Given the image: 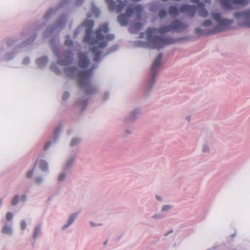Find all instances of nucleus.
Masks as SVG:
<instances>
[{
	"instance_id": "24",
	"label": "nucleus",
	"mask_w": 250,
	"mask_h": 250,
	"mask_svg": "<svg viewBox=\"0 0 250 250\" xmlns=\"http://www.w3.org/2000/svg\"><path fill=\"white\" fill-rule=\"evenodd\" d=\"M5 217L7 221H10L13 218V214L10 212H7Z\"/></svg>"
},
{
	"instance_id": "34",
	"label": "nucleus",
	"mask_w": 250,
	"mask_h": 250,
	"mask_svg": "<svg viewBox=\"0 0 250 250\" xmlns=\"http://www.w3.org/2000/svg\"><path fill=\"white\" fill-rule=\"evenodd\" d=\"M51 12V11L50 10L45 15V18H48L49 16V15L50 14V13Z\"/></svg>"
},
{
	"instance_id": "10",
	"label": "nucleus",
	"mask_w": 250,
	"mask_h": 250,
	"mask_svg": "<svg viewBox=\"0 0 250 250\" xmlns=\"http://www.w3.org/2000/svg\"><path fill=\"white\" fill-rule=\"evenodd\" d=\"M78 57L79 66L82 68H86L90 63V61L87 58L86 54L84 53L80 52L78 53Z\"/></svg>"
},
{
	"instance_id": "37",
	"label": "nucleus",
	"mask_w": 250,
	"mask_h": 250,
	"mask_svg": "<svg viewBox=\"0 0 250 250\" xmlns=\"http://www.w3.org/2000/svg\"><path fill=\"white\" fill-rule=\"evenodd\" d=\"M42 181V179L41 178H38L37 179H36V182L37 183H40Z\"/></svg>"
},
{
	"instance_id": "13",
	"label": "nucleus",
	"mask_w": 250,
	"mask_h": 250,
	"mask_svg": "<svg viewBox=\"0 0 250 250\" xmlns=\"http://www.w3.org/2000/svg\"><path fill=\"white\" fill-rule=\"evenodd\" d=\"M77 70V69L75 67H70L66 69V72L67 75L71 77L72 75H74L76 73Z\"/></svg>"
},
{
	"instance_id": "28",
	"label": "nucleus",
	"mask_w": 250,
	"mask_h": 250,
	"mask_svg": "<svg viewBox=\"0 0 250 250\" xmlns=\"http://www.w3.org/2000/svg\"><path fill=\"white\" fill-rule=\"evenodd\" d=\"M65 177V174L63 173H62L58 177V180L60 181H62Z\"/></svg>"
},
{
	"instance_id": "12",
	"label": "nucleus",
	"mask_w": 250,
	"mask_h": 250,
	"mask_svg": "<svg viewBox=\"0 0 250 250\" xmlns=\"http://www.w3.org/2000/svg\"><path fill=\"white\" fill-rule=\"evenodd\" d=\"M241 16L246 17L249 19V21L245 23L244 26L250 28V9L247 10L245 12L239 13Z\"/></svg>"
},
{
	"instance_id": "6",
	"label": "nucleus",
	"mask_w": 250,
	"mask_h": 250,
	"mask_svg": "<svg viewBox=\"0 0 250 250\" xmlns=\"http://www.w3.org/2000/svg\"><path fill=\"white\" fill-rule=\"evenodd\" d=\"M196 10V6L193 5L183 4L180 7L179 9L176 6L171 5L168 8V13L175 17L179 15L180 12L187 13L190 17L192 18L195 16Z\"/></svg>"
},
{
	"instance_id": "4",
	"label": "nucleus",
	"mask_w": 250,
	"mask_h": 250,
	"mask_svg": "<svg viewBox=\"0 0 250 250\" xmlns=\"http://www.w3.org/2000/svg\"><path fill=\"white\" fill-rule=\"evenodd\" d=\"M92 76V70L79 71L77 74V81L80 88L83 89L86 94L89 95L96 92V88L90 82Z\"/></svg>"
},
{
	"instance_id": "21",
	"label": "nucleus",
	"mask_w": 250,
	"mask_h": 250,
	"mask_svg": "<svg viewBox=\"0 0 250 250\" xmlns=\"http://www.w3.org/2000/svg\"><path fill=\"white\" fill-rule=\"evenodd\" d=\"M142 26V24L141 23L137 22L134 24L133 28L136 30H139Z\"/></svg>"
},
{
	"instance_id": "15",
	"label": "nucleus",
	"mask_w": 250,
	"mask_h": 250,
	"mask_svg": "<svg viewBox=\"0 0 250 250\" xmlns=\"http://www.w3.org/2000/svg\"><path fill=\"white\" fill-rule=\"evenodd\" d=\"M77 214H73L71 215L70 216L68 219V224L67 225H64L63 227V229H64L65 228H67L68 226H69L70 224H71L74 221L75 218L76 217Z\"/></svg>"
},
{
	"instance_id": "22",
	"label": "nucleus",
	"mask_w": 250,
	"mask_h": 250,
	"mask_svg": "<svg viewBox=\"0 0 250 250\" xmlns=\"http://www.w3.org/2000/svg\"><path fill=\"white\" fill-rule=\"evenodd\" d=\"M212 25V22L210 20H206L203 23V25L206 27H209Z\"/></svg>"
},
{
	"instance_id": "48",
	"label": "nucleus",
	"mask_w": 250,
	"mask_h": 250,
	"mask_svg": "<svg viewBox=\"0 0 250 250\" xmlns=\"http://www.w3.org/2000/svg\"><path fill=\"white\" fill-rule=\"evenodd\" d=\"M64 1V0H62V2H63Z\"/></svg>"
},
{
	"instance_id": "11",
	"label": "nucleus",
	"mask_w": 250,
	"mask_h": 250,
	"mask_svg": "<svg viewBox=\"0 0 250 250\" xmlns=\"http://www.w3.org/2000/svg\"><path fill=\"white\" fill-rule=\"evenodd\" d=\"M162 54H159L157 58L155 59L151 68V72L152 73V77L154 78L156 76V73L158 70V68L160 66L161 64V60L162 59Z\"/></svg>"
},
{
	"instance_id": "43",
	"label": "nucleus",
	"mask_w": 250,
	"mask_h": 250,
	"mask_svg": "<svg viewBox=\"0 0 250 250\" xmlns=\"http://www.w3.org/2000/svg\"><path fill=\"white\" fill-rule=\"evenodd\" d=\"M190 118V117L189 116H188V117H187V120L188 121H189Z\"/></svg>"
},
{
	"instance_id": "35",
	"label": "nucleus",
	"mask_w": 250,
	"mask_h": 250,
	"mask_svg": "<svg viewBox=\"0 0 250 250\" xmlns=\"http://www.w3.org/2000/svg\"><path fill=\"white\" fill-rule=\"evenodd\" d=\"M154 6L155 5H154L153 4L150 7V11H154L155 10Z\"/></svg>"
},
{
	"instance_id": "30",
	"label": "nucleus",
	"mask_w": 250,
	"mask_h": 250,
	"mask_svg": "<svg viewBox=\"0 0 250 250\" xmlns=\"http://www.w3.org/2000/svg\"><path fill=\"white\" fill-rule=\"evenodd\" d=\"M169 208V207L168 206H164L162 208L163 211H166Z\"/></svg>"
},
{
	"instance_id": "19",
	"label": "nucleus",
	"mask_w": 250,
	"mask_h": 250,
	"mask_svg": "<svg viewBox=\"0 0 250 250\" xmlns=\"http://www.w3.org/2000/svg\"><path fill=\"white\" fill-rule=\"evenodd\" d=\"M19 200V196L18 195H15L13 197V198L12 199V200L11 201V204L13 206L16 205L18 203Z\"/></svg>"
},
{
	"instance_id": "3",
	"label": "nucleus",
	"mask_w": 250,
	"mask_h": 250,
	"mask_svg": "<svg viewBox=\"0 0 250 250\" xmlns=\"http://www.w3.org/2000/svg\"><path fill=\"white\" fill-rule=\"evenodd\" d=\"M211 17L218 22L217 26L215 28L208 31H204L197 28L195 30L196 34L199 35H208L221 32L230 28L232 21L222 19L221 15L217 13H211Z\"/></svg>"
},
{
	"instance_id": "2",
	"label": "nucleus",
	"mask_w": 250,
	"mask_h": 250,
	"mask_svg": "<svg viewBox=\"0 0 250 250\" xmlns=\"http://www.w3.org/2000/svg\"><path fill=\"white\" fill-rule=\"evenodd\" d=\"M188 25L182 22L179 20H176L167 26H165L160 28H148L146 31L147 42L148 45L152 49H159L165 46L174 42L173 39L162 38L156 36L157 33L163 34L167 32L175 31L180 32L185 30Z\"/></svg>"
},
{
	"instance_id": "14",
	"label": "nucleus",
	"mask_w": 250,
	"mask_h": 250,
	"mask_svg": "<svg viewBox=\"0 0 250 250\" xmlns=\"http://www.w3.org/2000/svg\"><path fill=\"white\" fill-rule=\"evenodd\" d=\"M39 164L40 167L42 170L45 171L47 169L48 164L45 161H43V160L40 161Z\"/></svg>"
},
{
	"instance_id": "47",
	"label": "nucleus",
	"mask_w": 250,
	"mask_h": 250,
	"mask_svg": "<svg viewBox=\"0 0 250 250\" xmlns=\"http://www.w3.org/2000/svg\"><path fill=\"white\" fill-rule=\"evenodd\" d=\"M91 226H94L93 224L92 223H91Z\"/></svg>"
},
{
	"instance_id": "42",
	"label": "nucleus",
	"mask_w": 250,
	"mask_h": 250,
	"mask_svg": "<svg viewBox=\"0 0 250 250\" xmlns=\"http://www.w3.org/2000/svg\"><path fill=\"white\" fill-rule=\"evenodd\" d=\"M141 0H132V1L133 2H138V1H140Z\"/></svg>"
},
{
	"instance_id": "20",
	"label": "nucleus",
	"mask_w": 250,
	"mask_h": 250,
	"mask_svg": "<svg viewBox=\"0 0 250 250\" xmlns=\"http://www.w3.org/2000/svg\"><path fill=\"white\" fill-rule=\"evenodd\" d=\"M40 231V227L38 226L35 228L34 233H33V237L34 239H36L38 234L39 233Z\"/></svg>"
},
{
	"instance_id": "17",
	"label": "nucleus",
	"mask_w": 250,
	"mask_h": 250,
	"mask_svg": "<svg viewBox=\"0 0 250 250\" xmlns=\"http://www.w3.org/2000/svg\"><path fill=\"white\" fill-rule=\"evenodd\" d=\"M1 231L3 233L11 234V229L10 227H8L7 226H5L2 229Z\"/></svg>"
},
{
	"instance_id": "23",
	"label": "nucleus",
	"mask_w": 250,
	"mask_h": 250,
	"mask_svg": "<svg viewBox=\"0 0 250 250\" xmlns=\"http://www.w3.org/2000/svg\"><path fill=\"white\" fill-rule=\"evenodd\" d=\"M80 141L79 139L78 138H74L73 139L70 143L71 146H74L77 144H78L79 143Z\"/></svg>"
},
{
	"instance_id": "46",
	"label": "nucleus",
	"mask_w": 250,
	"mask_h": 250,
	"mask_svg": "<svg viewBox=\"0 0 250 250\" xmlns=\"http://www.w3.org/2000/svg\"><path fill=\"white\" fill-rule=\"evenodd\" d=\"M157 197L158 200H160V199L158 197Z\"/></svg>"
},
{
	"instance_id": "16",
	"label": "nucleus",
	"mask_w": 250,
	"mask_h": 250,
	"mask_svg": "<svg viewBox=\"0 0 250 250\" xmlns=\"http://www.w3.org/2000/svg\"><path fill=\"white\" fill-rule=\"evenodd\" d=\"M47 58L46 57H42L37 60V63L39 65H44L47 62Z\"/></svg>"
},
{
	"instance_id": "40",
	"label": "nucleus",
	"mask_w": 250,
	"mask_h": 250,
	"mask_svg": "<svg viewBox=\"0 0 250 250\" xmlns=\"http://www.w3.org/2000/svg\"><path fill=\"white\" fill-rule=\"evenodd\" d=\"M87 104V101H84V102H83V104L84 106H85V105Z\"/></svg>"
},
{
	"instance_id": "9",
	"label": "nucleus",
	"mask_w": 250,
	"mask_h": 250,
	"mask_svg": "<svg viewBox=\"0 0 250 250\" xmlns=\"http://www.w3.org/2000/svg\"><path fill=\"white\" fill-rule=\"evenodd\" d=\"M248 2V0H221V5L227 10L234 8V5H244Z\"/></svg>"
},
{
	"instance_id": "44",
	"label": "nucleus",
	"mask_w": 250,
	"mask_h": 250,
	"mask_svg": "<svg viewBox=\"0 0 250 250\" xmlns=\"http://www.w3.org/2000/svg\"><path fill=\"white\" fill-rule=\"evenodd\" d=\"M107 241L105 242L104 243V245H105L107 244Z\"/></svg>"
},
{
	"instance_id": "5",
	"label": "nucleus",
	"mask_w": 250,
	"mask_h": 250,
	"mask_svg": "<svg viewBox=\"0 0 250 250\" xmlns=\"http://www.w3.org/2000/svg\"><path fill=\"white\" fill-rule=\"evenodd\" d=\"M143 12V9L140 5H130L126 9L125 14H121L118 17V21L122 26H126L128 23V18L131 17L135 12L137 19L139 20Z\"/></svg>"
},
{
	"instance_id": "7",
	"label": "nucleus",
	"mask_w": 250,
	"mask_h": 250,
	"mask_svg": "<svg viewBox=\"0 0 250 250\" xmlns=\"http://www.w3.org/2000/svg\"><path fill=\"white\" fill-rule=\"evenodd\" d=\"M105 2L108 5V8L110 11H116L117 13H120L123 11L124 7L127 4V0L124 1L121 0H117L119 4L116 5L115 2L113 0H105Z\"/></svg>"
},
{
	"instance_id": "25",
	"label": "nucleus",
	"mask_w": 250,
	"mask_h": 250,
	"mask_svg": "<svg viewBox=\"0 0 250 250\" xmlns=\"http://www.w3.org/2000/svg\"><path fill=\"white\" fill-rule=\"evenodd\" d=\"M69 96V94L68 92H65L63 93L62 99L63 101L66 100Z\"/></svg>"
},
{
	"instance_id": "41",
	"label": "nucleus",
	"mask_w": 250,
	"mask_h": 250,
	"mask_svg": "<svg viewBox=\"0 0 250 250\" xmlns=\"http://www.w3.org/2000/svg\"><path fill=\"white\" fill-rule=\"evenodd\" d=\"M144 36V33H141L140 34V36H141V38H143Z\"/></svg>"
},
{
	"instance_id": "45",
	"label": "nucleus",
	"mask_w": 250,
	"mask_h": 250,
	"mask_svg": "<svg viewBox=\"0 0 250 250\" xmlns=\"http://www.w3.org/2000/svg\"><path fill=\"white\" fill-rule=\"evenodd\" d=\"M69 59H71V55H69Z\"/></svg>"
},
{
	"instance_id": "38",
	"label": "nucleus",
	"mask_w": 250,
	"mask_h": 250,
	"mask_svg": "<svg viewBox=\"0 0 250 250\" xmlns=\"http://www.w3.org/2000/svg\"><path fill=\"white\" fill-rule=\"evenodd\" d=\"M172 232H173V230H170L167 233H166L164 235L165 236H167V235L168 234H169V233H171Z\"/></svg>"
},
{
	"instance_id": "27",
	"label": "nucleus",
	"mask_w": 250,
	"mask_h": 250,
	"mask_svg": "<svg viewBox=\"0 0 250 250\" xmlns=\"http://www.w3.org/2000/svg\"><path fill=\"white\" fill-rule=\"evenodd\" d=\"M26 222L24 221H22L21 224V229L22 230H24L26 228Z\"/></svg>"
},
{
	"instance_id": "49",
	"label": "nucleus",
	"mask_w": 250,
	"mask_h": 250,
	"mask_svg": "<svg viewBox=\"0 0 250 250\" xmlns=\"http://www.w3.org/2000/svg\"><path fill=\"white\" fill-rule=\"evenodd\" d=\"M8 45H10V43L8 42H7Z\"/></svg>"
},
{
	"instance_id": "36",
	"label": "nucleus",
	"mask_w": 250,
	"mask_h": 250,
	"mask_svg": "<svg viewBox=\"0 0 250 250\" xmlns=\"http://www.w3.org/2000/svg\"><path fill=\"white\" fill-rule=\"evenodd\" d=\"M26 196L24 195H22L21 197V200L23 201H24L26 200Z\"/></svg>"
},
{
	"instance_id": "32",
	"label": "nucleus",
	"mask_w": 250,
	"mask_h": 250,
	"mask_svg": "<svg viewBox=\"0 0 250 250\" xmlns=\"http://www.w3.org/2000/svg\"><path fill=\"white\" fill-rule=\"evenodd\" d=\"M73 160L70 159L69 161V162L67 163V164H66V167H68L70 166V164L72 163V162H73Z\"/></svg>"
},
{
	"instance_id": "31",
	"label": "nucleus",
	"mask_w": 250,
	"mask_h": 250,
	"mask_svg": "<svg viewBox=\"0 0 250 250\" xmlns=\"http://www.w3.org/2000/svg\"><path fill=\"white\" fill-rule=\"evenodd\" d=\"M50 144L51 143L50 142H48L47 143H46L44 146V149H47L50 145Z\"/></svg>"
},
{
	"instance_id": "18",
	"label": "nucleus",
	"mask_w": 250,
	"mask_h": 250,
	"mask_svg": "<svg viewBox=\"0 0 250 250\" xmlns=\"http://www.w3.org/2000/svg\"><path fill=\"white\" fill-rule=\"evenodd\" d=\"M167 12L164 9H162L161 10H160L158 13L159 17L160 18H163L167 16Z\"/></svg>"
},
{
	"instance_id": "26",
	"label": "nucleus",
	"mask_w": 250,
	"mask_h": 250,
	"mask_svg": "<svg viewBox=\"0 0 250 250\" xmlns=\"http://www.w3.org/2000/svg\"><path fill=\"white\" fill-rule=\"evenodd\" d=\"M73 44V42L72 40H70L69 39H67L65 41V44L67 46H71Z\"/></svg>"
},
{
	"instance_id": "29",
	"label": "nucleus",
	"mask_w": 250,
	"mask_h": 250,
	"mask_svg": "<svg viewBox=\"0 0 250 250\" xmlns=\"http://www.w3.org/2000/svg\"><path fill=\"white\" fill-rule=\"evenodd\" d=\"M33 174V171L30 170L27 173L26 176L28 178H31Z\"/></svg>"
},
{
	"instance_id": "39",
	"label": "nucleus",
	"mask_w": 250,
	"mask_h": 250,
	"mask_svg": "<svg viewBox=\"0 0 250 250\" xmlns=\"http://www.w3.org/2000/svg\"><path fill=\"white\" fill-rule=\"evenodd\" d=\"M59 63L61 65H66V64L63 62H59Z\"/></svg>"
},
{
	"instance_id": "8",
	"label": "nucleus",
	"mask_w": 250,
	"mask_h": 250,
	"mask_svg": "<svg viewBox=\"0 0 250 250\" xmlns=\"http://www.w3.org/2000/svg\"><path fill=\"white\" fill-rule=\"evenodd\" d=\"M192 2L198 4V12L200 16L206 18L208 15V12L204 7L205 4H209L211 2L210 0H191Z\"/></svg>"
},
{
	"instance_id": "33",
	"label": "nucleus",
	"mask_w": 250,
	"mask_h": 250,
	"mask_svg": "<svg viewBox=\"0 0 250 250\" xmlns=\"http://www.w3.org/2000/svg\"><path fill=\"white\" fill-rule=\"evenodd\" d=\"M208 149V147H207V146H203V151L204 152H206Z\"/></svg>"
},
{
	"instance_id": "1",
	"label": "nucleus",
	"mask_w": 250,
	"mask_h": 250,
	"mask_svg": "<svg viewBox=\"0 0 250 250\" xmlns=\"http://www.w3.org/2000/svg\"><path fill=\"white\" fill-rule=\"evenodd\" d=\"M94 24V22L93 20H85L83 22L82 25L77 28L76 34L77 31L79 30L82 26L87 27L85 29V36L83 40L84 42L92 46L91 50L95 55L94 61L98 62L102 54L101 49L107 46L108 41H112L114 39V36L113 34H108L109 29L108 24L104 23L100 25L96 30L95 38H92L91 34Z\"/></svg>"
}]
</instances>
